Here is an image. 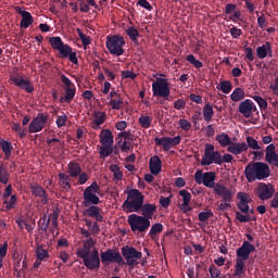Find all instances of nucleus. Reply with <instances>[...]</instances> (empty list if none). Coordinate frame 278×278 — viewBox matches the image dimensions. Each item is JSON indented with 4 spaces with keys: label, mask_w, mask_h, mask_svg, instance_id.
<instances>
[{
    "label": "nucleus",
    "mask_w": 278,
    "mask_h": 278,
    "mask_svg": "<svg viewBox=\"0 0 278 278\" xmlns=\"http://www.w3.org/2000/svg\"><path fill=\"white\" fill-rule=\"evenodd\" d=\"M244 176L248 184L253 181H264L270 177V166L264 162L249 163L244 168Z\"/></svg>",
    "instance_id": "f257e3e1"
},
{
    "label": "nucleus",
    "mask_w": 278,
    "mask_h": 278,
    "mask_svg": "<svg viewBox=\"0 0 278 278\" xmlns=\"http://www.w3.org/2000/svg\"><path fill=\"white\" fill-rule=\"evenodd\" d=\"M251 253H255V245H253L249 241H243L242 245L236 250V265H235V273L232 274L233 277H242L244 275V262L249 260Z\"/></svg>",
    "instance_id": "f03ea898"
},
{
    "label": "nucleus",
    "mask_w": 278,
    "mask_h": 278,
    "mask_svg": "<svg viewBox=\"0 0 278 278\" xmlns=\"http://www.w3.org/2000/svg\"><path fill=\"white\" fill-rule=\"evenodd\" d=\"M124 194H127L126 201L123 203L122 207L127 214L131 212H140V207L144 203V195L138 189L125 190Z\"/></svg>",
    "instance_id": "7ed1b4c3"
},
{
    "label": "nucleus",
    "mask_w": 278,
    "mask_h": 278,
    "mask_svg": "<svg viewBox=\"0 0 278 278\" xmlns=\"http://www.w3.org/2000/svg\"><path fill=\"white\" fill-rule=\"evenodd\" d=\"M50 47L54 49V51H59L60 58L64 60H68L72 64H79V60L77 59V52H73V48L64 41H62V37H50L49 39Z\"/></svg>",
    "instance_id": "20e7f679"
},
{
    "label": "nucleus",
    "mask_w": 278,
    "mask_h": 278,
    "mask_svg": "<svg viewBox=\"0 0 278 278\" xmlns=\"http://www.w3.org/2000/svg\"><path fill=\"white\" fill-rule=\"evenodd\" d=\"M237 199H239L237 207L240 210V212H236L237 220H239V223H251V220H257L255 216L249 215V203L252 201L251 195L245 192H239L237 194Z\"/></svg>",
    "instance_id": "39448f33"
},
{
    "label": "nucleus",
    "mask_w": 278,
    "mask_h": 278,
    "mask_svg": "<svg viewBox=\"0 0 278 278\" xmlns=\"http://www.w3.org/2000/svg\"><path fill=\"white\" fill-rule=\"evenodd\" d=\"M98 194H101V186L93 181L90 186H88L83 193V205L84 207H90V205H99L101 203V199Z\"/></svg>",
    "instance_id": "423d86ee"
},
{
    "label": "nucleus",
    "mask_w": 278,
    "mask_h": 278,
    "mask_svg": "<svg viewBox=\"0 0 278 278\" xmlns=\"http://www.w3.org/2000/svg\"><path fill=\"white\" fill-rule=\"evenodd\" d=\"M127 223L134 233H147L151 227V220L142 215L131 214L128 216Z\"/></svg>",
    "instance_id": "0eeeda50"
},
{
    "label": "nucleus",
    "mask_w": 278,
    "mask_h": 278,
    "mask_svg": "<svg viewBox=\"0 0 278 278\" xmlns=\"http://www.w3.org/2000/svg\"><path fill=\"white\" fill-rule=\"evenodd\" d=\"M212 164H217V166H222L223 164V155L220 152L214 150V146L207 143L204 149V155L201 160V166H212Z\"/></svg>",
    "instance_id": "6e6552de"
},
{
    "label": "nucleus",
    "mask_w": 278,
    "mask_h": 278,
    "mask_svg": "<svg viewBox=\"0 0 278 278\" xmlns=\"http://www.w3.org/2000/svg\"><path fill=\"white\" fill-rule=\"evenodd\" d=\"M78 257L83 260V264L88 270H99L101 268V256H99V249L97 248H93L89 254H81Z\"/></svg>",
    "instance_id": "1a4fd4ad"
},
{
    "label": "nucleus",
    "mask_w": 278,
    "mask_h": 278,
    "mask_svg": "<svg viewBox=\"0 0 278 278\" xmlns=\"http://www.w3.org/2000/svg\"><path fill=\"white\" fill-rule=\"evenodd\" d=\"M125 38L114 35L106 38V49L112 55L121 56L125 53Z\"/></svg>",
    "instance_id": "9d476101"
},
{
    "label": "nucleus",
    "mask_w": 278,
    "mask_h": 278,
    "mask_svg": "<svg viewBox=\"0 0 278 278\" xmlns=\"http://www.w3.org/2000/svg\"><path fill=\"white\" fill-rule=\"evenodd\" d=\"M153 97H162L165 101H168L170 97V87H168V80L166 78H156V81L152 84Z\"/></svg>",
    "instance_id": "9b49d317"
},
{
    "label": "nucleus",
    "mask_w": 278,
    "mask_h": 278,
    "mask_svg": "<svg viewBox=\"0 0 278 278\" xmlns=\"http://www.w3.org/2000/svg\"><path fill=\"white\" fill-rule=\"evenodd\" d=\"M195 184L205 186V188H216V173L215 172H201L198 170L194 174Z\"/></svg>",
    "instance_id": "f8f14e48"
},
{
    "label": "nucleus",
    "mask_w": 278,
    "mask_h": 278,
    "mask_svg": "<svg viewBox=\"0 0 278 278\" xmlns=\"http://www.w3.org/2000/svg\"><path fill=\"white\" fill-rule=\"evenodd\" d=\"M100 260L101 264L103 266H109V264H123V255H121V252L114 250V249H108L104 252L100 253Z\"/></svg>",
    "instance_id": "ddd939ff"
},
{
    "label": "nucleus",
    "mask_w": 278,
    "mask_h": 278,
    "mask_svg": "<svg viewBox=\"0 0 278 278\" xmlns=\"http://www.w3.org/2000/svg\"><path fill=\"white\" fill-rule=\"evenodd\" d=\"M122 255L126 260L128 266H138V260H142V252L136 250L134 247H123Z\"/></svg>",
    "instance_id": "4468645a"
},
{
    "label": "nucleus",
    "mask_w": 278,
    "mask_h": 278,
    "mask_svg": "<svg viewBox=\"0 0 278 278\" xmlns=\"http://www.w3.org/2000/svg\"><path fill=\"white\" fill-rule=\"evenodd\" d=\"M254 194L260 201H268V199H273V194H275V187L270 184L260 182Z\"/></svg>",
    "instance_id": "2eb2a0df"
},
{
    "label": "nucleus",
    "mask_w": 278,
    "mask_h": 278,
    "mask_svg": "<svg viewBox=\"0 0 278 278\" xmlns=\"http://www.w3.org/2000/svg\"><path fill=\"white\" fill-rule=\"evenodd\" d=\"M49 116L45 113H39L28 125V131L30 134H38L47 127Z\"/></svg>",
    "instance_id": "dca6fc26"
},
{
    "label": "nucleus",
    "mask_w": 278,
    "mask_h": 278,
    "mask_svg": "<svg viewBox=\"0 0 278 278\" xmlns=\"http://www.w3.org/2000/svg\"><path fill=\"white\" fill-rule=\"evenodd\" d=\"M154 142L157 147H163V150L170 151L173 147H177V144H181V136L176 137H156Z\"/></svg>",
    "instance_id": "f3484780"
},
{
    "label": "nucleus",
    "mask_w": 278,
    "mask_h": 278,
    "mask_svg": "<svg viewBox=\"0 0 278 278\" xmlns=\"http://www.w3.org/2000/svg\"><path fill=\"white\" fill-rule=\"evenodd\" d=\"M61 81L64 85L63 90L65 92L66 103H72L73 99H75V94L77 93V87H75V84H73V81L64 74L61 75Z\"/></svg>",
    "instance_id": "a211bd4d"
},
{
    "label": "nucleus",
    "mask_w": 278,
    "mask_h": 278,
    "mask_svg": "<svg viewBox=\"0 0 278 278\" xmlns=\"http://www.w3.org/2000/svg\"><path fill=\"white\" fill-rule=\"evenodd\" d=\"M214 192L217 194V197L222 198V203H231L236 194L232 189H229L222 184L215 185Z\"/></svg>",
    "instance_id": "6ab92c4d"
},
{
    "label": "nucleus",
    "mask_w": 278,
    "mask_h": 278,
    "mask_svg": "<svg viewBox=\"0 0 278 278\" xmlns=\"http://www.w3.org/2000/svg\"><path fill=\"white\" fill-rule=\"evenodd\" d=\"M239 112L244 118H251L253 112H257V106L252 100L247 99L239 104Z\"/></svg>",
    "instance_id": "aec40b11"
},
{
    "label": "nucleus",
    "mask_w": 278,
    "mask_h": 278,
    "mask_svg": "<svg viewBox=\"0 0 278 278\" xmlns=\"http://www.w3.org/2000/svg\"><path fill=\"white\" fill-rule=\"evenodd\" d=\"M15 12L22 16V20L20 22V27L23 29H27L29 25L34 24V16H31V13L29 11H23L21 7H15Z\"/></svg>",
    "instance_id": "412c9836"
},
{
    "label": "nucleus",
    "mask_w": 278,
    "mask_h": 278,
    "mask_svg": "<svg viewBox=\"0 0 278 278\" xmlns=\"http://www.w3.org/2000/svg\"><path fill=\"white\" fill-rule=\"evenodd\" d=\"M11 79L15 86L21 88L22 90H25V92H34V85H31V81H29V79H25L21 76H13L11 77Z\"/></svg>",
    "instance_id": "4be33fe9"
},
{
    "label": "nucleus",
    "mask_w": 278,
    "mask_h": 278,
    "mask_svg": "<svg viewBox=\"0 0 278 278\" xmlns=\"http://www.w3.org/2000/svg\"><path fill=\"white\" fill-rule=\"evenodd\" d=\"M30 190L34 197L40 199L42 205H47V203H49V197H47V191L45 190V188H42V186L38 184H31Z\"/></svg>",
    "instance_id": "5701e85b"
},
{
    "label": "nucleus",
    "mask_w": 278,
    "mask_h": 278,
    "mask_svg": "<svg viewBox=\"0 0 278 278\" xmlns=\"http://www.w3.org/2000/svg\"><path fill=\"white\" fill-rule=\"evenodd\" d=\"M225 13L231 15L229 18L232 23H237V21H242V13L238 10V5L233 3H228L225 7Z\"/></svg>",
    "instance_id": "b1692460"
},
{
    "label": "nucleus",
    "mask_w": 278,
    "mask_h": 278,
    "mask_svg": "<svg viewBox=\"0 0 278 278\" xmlns=\"http://www.w3.org/2000/svg\"><path fill=\"white\" fill-rule=\"evenodd\" d=\"M96 244H97V239L94 238L83 240V248L77 250V257L79 255H90V253H92L91 249H94Z\"/></svg>",
    "instance_id": "393cba45"
},
{
    "label": "nucleus",
    "mask_w": 278,
    "mask_h": 278,
    "mask_svg": "<svg viewBox=\"0 0 278 278\" xmlns=\"http://www.w3.org/2000/svg\"><path fill=\"white\" fill-rule=\"evenodd\" d=\"M139 211L141 212V216L143 218H148V220H153V215L155 214V212H157V206L151 203H143L141 204Z\"/></svg>",
    "instance_id": "a878e982"
},
{
    "label": "nucleus",
    "mask_w": 278,
    "mask_h": 278,
    "mask_svg": "<svg viewBox=\"0 0 278 278\" xmlns=\"http://www.w3.org/2000/svg\"><path fill=\"white\" fill-rule=\"evenodd\" d=\"M227 151L232 153V155H240L241 153H244V151H249V146H247V142L236 143L232 141L228 146Z\"/></svg>",
    "instance_id": "bb28decb"
},
{
    "label": "nucleus",
    "mask_w": 278,
    "mask_h": 278,
    "mask_svg": "<svg viewBox=\"0 0 278 278\" xmlns=\"http://www.w3.org/2000/svg\"><path fill=\"white\" fill-rule=\"evenodd\" d=\"M256 55L260 60H264L265 58H273V48L270 42H265V45L258 47L256 49Z\"/></svg>",
    "instance_id": "cd10ccee"
},
{
    "label": "nucleus",
    "mask_w": 278,
    "mask_h": 278,
    "mask_svg": "<svg viewBox=\"0 0 278 278\" xmlns=\"http://www.w3.org/2000/svg\"><path fill=\"white\" fill-rule=\"evenodd\" d=\"M150 172L152 175H160L162 173V160L154 155L150 159Z\"/></svg>",
    "instance_id": "c85d7f7f"
},
{
    "label": "nucleus",
    "mask_w": 278,
    "mask_h": 278,
    "mask_svg": "<svg viewBox=\"0 0 278 278\" xmlns=\"http://www.w3.org/2000/svg\"><path fill=\"white\" fill-rule=\"evenodd\" d=\"M67 174L73 179H77L81 175V165L77 162H70L67 165Z\"/></svg>",
    "instance_id": "c756f323"
},
{
    "label": "nucleus",
    "mask_w": 278,
    "mask_h": 278,
    "mask_svg": "<svg viewBox=\"0 0 278 278\" xmlns=\"http://www.w3.org/2000/svg\"><path fill=\"white\" fill-rule=\"evenodd\" d=\"M100 144H110L114 146V135L110 129H103L100 132Z\"/></svg>",
    "instance_id": "7c9ffc66"
},
{
    "label": "nucleus",
    "mask_w": 278,
    "mask_h": 278,
    "mask_svg": "<svg viewBox=\"0 0 278 278\" xmlns=\"http://www.w3.org/2000/svg\"><path fill=\"white\" fill-rule=\"evenodd\" d=\"M105 118H108V115H105V112H99L94 114V119L91 124L92 129H101V125L105 123Z\"/></svg>",
    "instance_id": "2f4dec72"
},
{
    "label": "nucleus",
    "mask_w": 278,
    "mask_h": 278,
    "mask_svg": "<svg viewBox=\"0 0 278 278\" xmlns=\"http://www.w3.org/2000/svg\"><path fill=\"white\" fill-rule=\"evenodd\" d=\"M216 142H218L219 147L225 149V147H230V144L233 142L231 141V137L227 135L226 132H222L220 135H217L215 138Z\"/></svg>",
    "instance_id": "473e14b6"
},
{
    "label": "nucleus",
    "mask_w": 278,
    "mask_h": 278,
    "mask_svg": "<svg viewBox=\"0 0 278 278\" xmlns=\"http://www.w3.org/2000/svg\"><path fill=\"white\" fill-rule=\"evenodd\" d=\"M51 224V218H47V215H43L38 220V231L40 235L47 233L49 231V225Z\"/></svg>",
    "instance_id": "72a5a7b5"
},
{
    "label": "nucleus",
    "mask_w": 278,
    "mask_h": 278,
    "mask_svg": "<svg viewBox=\"0 0 278 278\" xmlns=\"http://www.w3.org/2000/svg\"><path fill=\"white\" fill-rule=\"evenodd\" d=\"M114 153V146L101 144L99 149V155L101 160L110 157Z\"/></svg>",
    "instance_id": "f704fd0d"
},
{
    "label": "nucleus",
    "mask_w": 278,
    "mask_h": 278,
    "mask_svg": "<svg viewBox=\"0 0 278 278\" xmlns=\"http://www.w3.org/2000/svg\"><path fill=\"white\" fill-rule=\"evenodd\" d=\"M0 148L5 155V160H10V155H12V149H14L12 143L0 138Z\"/></svg>",
    "instance_id": "c9c22d12"
},
{
    "label": "nucleus",
    "mask_w": 278,
    "mask_h": 278,
    "mask_svg": "<svg viewBox=\"0 0 278 278\" xmlns=\"http://www.w3.org/2000/svg\"><path fill=\"white\" fill-rule=\"evenodd\" d=\"M84 211V216H89V218H94L98 214H101V207L97 206V204H91Z\"/></svg>",
    "instance_id": "e433bc0d"
},
{
    "label": "nucleus",
    "mask_w": 278,
    "mask_h": 278,
    "mask_svg": "<svg viewBox=\"0 0 278 278\" xmlns=\"http://www.w3.org/2000/svg\"><path fill=\"white\" fill-rule=\"evenodd\" d=\"M162 231H164V225H162L160 223L152 225V227L149 231V236H150L151 240H155V238H157V233H162Z\"/></svg>",
    "instance_id": "4c0bfd02"
},
{
    "label": "nucleus",
    "mask_w": 278,
    "mask_h": 278,
    "mask_svg": "<svg viewBox=\"0 0 278 278\" xmlns=\"http://www.w3.org/2000/svg\"><path fill=\"white\" fill-rule=\"evenodd\" d=\"M203 116L206 123H210L214 118V106L212 104H205L203 108Z\"/></svg>",
    "instance_id": "58836bf2"
},
{
    "label": "nucleus",
    "mask_w": 278,
    "mask_h": 278,
    "mask_svg": "<svg viewBox=\"0 0 278 278\" xmlns=\"http://www.w3.org/2000/svg\"><path fill=\"white\" fill-rule=\"evenodd\" d=\"M245 140L248 149H252L253 151H260L262 149V146L257 140H255V138L248 136Z\"/></svg>",
    "instance_id": "ea45409f"
},
{
    "label": "nucleus",
    "mask_w": 278,
    "mask_h": 278,
    "mask_svg": "<svg viewBox=\"0 0 278 278\" xmlns=\"http://www.w3.org/2000/svg\"><path fill=\"white\" fill-rule=\"evenodd\" d=\"M59 179L63 189H65L66 191L71 190V176L64 173H60Z\"/></svg>",
    "instance_id": "a19ab883"
},
{
    "label": "nucleus",
    "mask_w": 278,
    "mask_h": 278,
    "mask_svg": "<svg viewBox=\"0 0 278 278\" xmlns=\"http://www.w3.org/2000/svg\"><path fill=\"white\" fill-rule=\"evenodd\" d=\"M231 101L238 103V101H242L244 99V90L242 88H236L230 94Z\"/></svg>",
    "instance_id": "79ce46f5"
},
{
    "label": "nucleus",
    "mask_w": 278,
    "mask_h": 278,
    "mask_svg": "<svg viewBox=\"0 0 278 278\" xmlns=\"http://www.w3.org/2000/svg\"><path fill=\"white\" fill-rule=\"evenodd\" d=\"M126 34L130 38V40L135 42V45H138V36H140V33L136 29V27L129 26L126 29Z\"/></svg>",
    "instance_id": "37998d69"
},
{
    "label": "nucleus",
    "mask_w": 278,
    "mask_h": 278,
    "mask_svg": "<svg viewBox=\"0 0 278 278\" xmlns=\"http://www.w3.org/2000/svg\"><path fill=\"white\" fill-rule=\"evenodd\" d=\"M233 86H231V81L229 80H223L220 84L217 86V90H220L224 92V94H229L231 92Z\"/></svg>",
    "instance_id": "c03bdc74"
},
{
    "label": "nucleus",
    "mask_w": 278,
    "mask_h": 278,
    "mask_svg": "<svg viewBox=\"0 0 278 278\" xmlns=\"http://www.w3.org/2000/svg\"><path fill=\"white\" fill-rule=\"evenodd\" d=\"M124 104L125 101H123V98L121 96L111 99V101L109 102V105H111L112 110H121V108H123Z\"/></svg>",
    "instance_id": "a18cd8bd"
},
{
    "label": "nucleus",
    "mask_w": 278,
    "mask_h": 278,
    "mask_svg": "<svg viewBox=\"0 0 278 278\" xmlns=\"http://www.w3.org/2000/svg\"><path fill=\"white\" fill-rule=\"evenodd\" d=\"M151 123H153V118L151 116L148 115H141L139 117V125L143 128V129H149V127H151Z\"/></svg>",
    "instance_id": "49530a36"
},
{
    "label": "nucleus",
    "mask_w": 278,
    "mask_h": 278,
    "mask_svg": "<svg viewBox=\"0 0 278 278\" xmlns=\"http://www.w3.org/2000/svg\"><path fill=\"white\" fill-rule=\"evenodd\" d=\"M265 162H267V164H273V166L278 167V154H277V152L266 153L265 154Z\"/></svg>",
    "instance_id": "de8ad7c7"
},
{
    "label": "nucleus",
    "mask_w": 278,
    "mask_h": 278,
    "mask_svg": "<svg viewBox=\"0 0 278 278\" xmlns=\"http://www.w3.org/2000/svg\"><path fill=\"white\" fill-rule=\"evenodd\" d=\"M36 255H37V260H39L40 262H42L43 260L49 258V252L45 249H42V247H37L36 249Z\"/></svg>",
    "instance_id": "09e8293b"
},
{
    "label": "nucleus",
    "mask_w": 278,
    "mask_h": 278,
    "mask_svg": "<svg viewBox=\"0 0 278 278\" xmlns=\"http://www.w3.org/2000/svg\"><path fill=\"white\" fill-rule=\"evenodd\" d=\"M186 60L187 62H189V64H192L194 68H203V62L197 60V58L193 56V54L187 55Z\"/></svg>",
    "instance_id": "8fccbe9b"
},
{
    "label": "nucleus",
    "mask_w": 278,
    "mask_h": 278,
    "mask_svg": "<svg viewBox=\"0 0 278 278\" xmlns=\"http://www.w3.org/2000/svg\"><path fill=\"white\" fill-rule=\"evenodd\" d=\"M180 197H182V205H190V201H192V194L188 192V190H180Z\"/></svg>",
    "instance_id": "3c124183"
},
{
    "label": "nucleus",
    "mask_w": 278,
    "mask_h": 278,
    "mask_svg": "<svg viewBox=\"0 0 278 278\" xmlns=\"http://www.w3.org/2000/svg\"><path fill=\"white\" fill-rule=\"evenodd\" d=\"M255 102L261 108V110H268V102L266 99L262 98L261 96H253Z\"/></svg>",
    "instance_id": "603ef678"
},
{
    "label": "nucleus",
    "mask_w": 278,
    "mask_h": 278,
    "mask_svg": "<svg viewBox=\"0 0 278 278\" xmlns=\"http://www.w3.org/2000/svg\"><path fill=\"white\" fill-rule=\"evenodd\" d=\"M212 216H214V213L212 211L200 212L198 215V218H199L200 223H205V222L210 220V218H212Z\"/></svg>",
    "instance_id": "864d4df0"
},
{
    "label": "nucleus",
    "mask_w": 278,
    "mask_h": 278,
    "mask_svg": "<svg viewBox=\"0 0 278 278\" xmlns=\"http://www.w3.org/2000/svg\"><path fill=\"white\" fill-rule=\"evenodd\" d=\"M81 42H83V47H88V45H90V37L86 36V34H84L80 28L76 29Z\"/></svg>",
    "instance_id": "5fc2aeb1"
},
{
    "label": "nucleus",
    "mask_w": 278,
    "mask_h": 278,
    "mask_svg": "<svg viewBox=\"0 0 278 278\" xmlns=\"http://www.w3.org/2000/svg\"><path fill=\"white\" fill-rule=\"evenodd\" d=\"M10 180V174L3 169V166H0V184L8 185V181Z\"/></svg>",
    "instance_id": "6e6d98bb"
},
{
    "label": "nucleus",
    "mask_w": 278,
    "mask_h": 278,
    "mask_svg": "<svg viewBox=\"0 0 278 278\" xmlns=\"http://www.w3.org/2000/svg\"><path fill=\"white\" fill-rule=\"evenodd\" d=\"M16 195H11L10 201L5 200V210H14L15 205H16Z\"/></svg>",
    "instance_id": "4d7b16f0"
},
{
    "label": "nucleus",
    "mask_w": 278,
    "mask_h": 278,
    "mask_svg": "<svg viewBox=\"0 0 278 278\" xmlns=\"http://www.w3.org/2000/svg\"><path fill=\"white\" fill-rule=\"evenodd\" d=\"M78 5L80 9V12H84L85 14H88L90 12V4L84 0H78Z\"/></svg>",
    "instance_id": "13d9d810"
},
{
    "label": "nucleus",
    "mask_w": 278,
    "mask_h": 278,
    "mask_svg": "<svg viewBox=\"0 0 278 278\" xmlns=\"http://www.w3.org/2000/svg\"><path fill=\"white\" fill-rule=\"evenodd\" d=\"M208 273L211 278H218L220 277V269H218L215 265H211L208 268Z\"/></svg>",
    "instance_id": "bf43d9fd"
},
{
    "label": "nucleus",
    "mask_w": 278,
    "mask_h": 278,
    "mask_svg": "<svg viewBox=\"0 0 278 278\" xmlns=\"http://www.w3.org/2000/svg\"><path fill=\"white\" fill-rule=\"evenodd\" d=\"M66 121H68V117L66 115H60L56 118V127L59 128L66 127Z\"/></svg>",
    "instance_id": "052dcab7"
},
{
    "label": "nucleus",
    "mask_w": 278,
    "mask_h": 278,
    "mask_svg": "<svg viewBox=\"0 0 278 278\" xmlns=\"http://www.w3.org/2000/svg\"><path fill=\"white\" fill-rule=\"evenodd\" d=\"M229 34L232 38H239L242 36V29L232 26V28L229 29Z\"/></svg>",
    "instance_id": "680f3d73"
},
{
    "label": "nucleus",
    "mask_w": 278,
    "mask_h": 278,
    "mask_svg": "<svg viewBox=\"0 0 278 278\" xmlns=\"http://www.w3.org/2000/svg\"><path fill=\"white\" fill-rule=\"evenodd\" d=\"M137 5H140L144 10H148V12H151L153 10V5H151V3L147 0H139L137 2Z\"/></svg>",
    "instance_id": "e2e57ef3"
},
{
    "label": "nucleus",
    "mask_w": 278,
    "mask_h": 278,
    "mask_svg": "<svg viewBox=\"0 0 278 278\" xmlns=\"http://www.w3.org/2000/svg\"><path fill=\"white\" fill-rule=\"evenodd\" d=\"M122 77H123V79H136V77H138V75H136V73H134L131 71H123Z\"/></svg>",
    "instance_id": "0e129e2a"
},
{
    "label": "nucleus",
    "mask_w": 278,
    "mask_h": 278,
    "mask_svg": "<svg viewBox=\"0 0 278 278\" xmlns=\"http://www.w3.org/2000/svg\"><path fill=\"white\" fill-rule=\"evenodd\" d=\"M179 126L185 131H190V127H192V125L190 124V122H188V119H180Z\"/></svg>",
    "instance_id": "69168bd1"
},
{
    "label": "nucleus",
    "mask_w": 278,
    "mask_h": 278,
    "mask_svg": "<svg viewBox=\"0 0 278 278\" xmlns=\"http://www.w3.org/2000/svg\"><path fill=\"white\" fill-rule=\"evenodd\" d=\"M175 110H185L186 108V101L184 99H178L174 102Z\"/></svg>",
    "instance_id": "338daca9"
},
{
    "label": "nucleus",
    "mask_w": 278,
    "mask_h": 278,
    "mask_svg": "<svg viewBox=\"0 0 278 278\" xmlns=\"http://www.w3.org/2000/svg\"><path fill=\"white\" fill-rule=\"evenodd\" d=\"M88 179H89L88 173H80V174L78 175V184H79L80 186H84V184H87V182H88Z\"/></svg>",
    "instance_id": "774afa93"
}]
</instances>
